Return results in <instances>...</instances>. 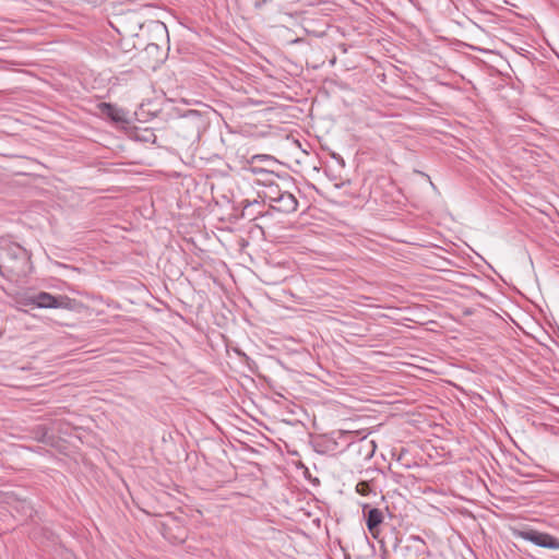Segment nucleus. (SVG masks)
Returning a JSON list of instances; mask_svg holds the SVG:
<instances>
[{"mask_svg":"<svg viewBox=\"0 0 559 559\" xmlns=\"http://www.w3.org/2000/svg\"><path fill=\"white\" fill-rule=\"evenodd\" d=\"M157 49H158V46L156 44H150L146 47L147 51L157 50Z\"/></svg>","mask_w":559,"mask_h":559,"instance_id":"9b49d317","label":"nucleus"},{"mask_svg":"<svg viewBox=\"0 0 559 559\" xmlns=\"http://www.w3.org/2000/svg\"><path fill=\"white\" fill-rule=\"evenodd\" d=\"M518 536L524 540L533 543L538 547L559 550V539L550 534L542 533L535 530H526L520 531Z\"/></svg>","mask_w":559,"mask_h":559,"instance_id":"7ed1b4c3","label":"nucleus"},{"mask_svg":"<svg viewBox=\"0 0 559 559\" xmlns=\"http://www.w3.org/2000/svg\"><path fill=\"white\" fill-rule=\"evenodd\" d=\"M413 539L423 542V539L419 536H412Z\"/></svg>","mask_w":559,"mask_h":559,"instance_id":"f8f14e48","label":"nucleus"},{"mask_svg":"<svg viewBox=\"0 0 559 559\" xmlns=\"http://www.w3.org/2000/svg\"><path fill=\"white\" fill-rule=\"evenodd\" d=\"M372 491L371 486L368 481L361 480L356 485V492L360 496H368Z\"/></svg>","mask_w":559,"mask_h":559,"instance_id":"1a4fd4ad","label":"nucleus"},{"mask_svg":"<svg viewBox=\"0 0 559 559\" xmlns=\"http://www.w3.org/2000/svg\"><path fill=\"white\" fill-rule=\"evenodd\" d=\"M366 519V525L373 537L379 533V526L383 522V513L380 509L369 508L367 504L362 508Z\"/></svg>","mask_w":559,"mask_h":559,"instance_id":"423d86ee","label":"nucleus"},{"mask_svg":"<svg viewBox=\"0 0 559 559\" xmlns=\"http://www.w3.org/2000/svg\"><path fill=\"white\" fill-rule=\"evenodd\" d=\"M281 177L282 176L277 175L273 171L265 170V173H263V175L258 178V183L265 188L266 185H271L275 181H278V179H281Z\"/></svg>","mask_w":559,"mask_h":559,"instance_id":"6e6552de","label":"nucleus"},{"mask_svg":"<svg viewBox=\"0 0 559 559\" xmlns=\"http://www.w3.org/2000/svg\"><path fill=\"white\" fill-rule=\"evenodd\" d=\"M28 251L17 243H7L0 247V259L3 266L15 275H24L29 263Z\"/></svg>","mask_w":559,"mask_h":559,"instance_id":"f257e3e1","label":"nucleus"},{"mask_svg":"<svg viewBox=\"0 0 559 559\" xmlns=\"http://www.w3.org/2000/svg\"><path fill=\"white\" fill-rule=\"evenodd\" d=\"M265 170H266V169H264V168H260V167H252V168H251L252 174H254V175H257V176H259V177H260V176H262V175H263V173H265Z\"/></svg>","mask_w":559,"mask_h":559,"instance_id":"9d476101","label":"nucleus"},{"mask_svg":"<svg viewBox=\"0 0 559 559\" xmlns=\"http://www.w3.org/2000/svg\"><path fill=\"white\" fill-rule=\"evenodd\" d=\"M25 305L35 306L43 309H73V299L66 295H51L46 292H40L26 299Z\"/></svg>","mask_w":559,"mask_h":559,"instance_id":"f03ea898","label":"nucleus"},{"mask_svg":"<svg viewBox=\"0 0 559 559\" xmlns=\"http://www.w3.org/2000/svg\"><path fill=\"white\" fill-rule=\"evenodd\" d=\"M100 112L110 118L115 122H124V110L109 103H100L98 105Z\"/></svg>","mask_w":559,"mask_h":559,"instance_id":"0eeeda50","label":"nucleus"},{"mask_svg":"<svg viewBox=\"0 0 559 559\" xmlns=\"http://www.w3.org/2000/svg\"><path fill=\"white\" fill-rule=\"evenodd\" d=\"M294 186L292 177L288 175L282 176L278 181H275L271 185H266V187L262 190V195L264 200L270 202V205L273 204L282 193L285 192L286 189Z\"/></svg>","mask_w":559,"mask_h":559,"instance_id":"20e7f679","label":"nucleus"},{"mask_svg":"<svg viewBox=\"0 0 559 559\" xmlns=\"http://www.w3.org/2000/svg\"><path fill=\"white\" fill-rule=\"evenodd\" d=\"M271 207L277 212L289 214L297 210L298 201L296 197L289 191V188L277 199Z\"/></svg>","mask_w":559,"mask_h":559,"instance_id":"39448f33","label":"nucleus"}]
</instances>
